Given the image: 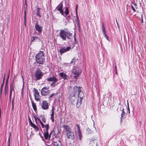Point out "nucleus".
I'll return each instance as SVG.
<instances>
[{"instance_id":"f257e3e1","label":"nucleus","mask_w":146,"mask_h":146,"mask_svg":"<svg viewBox=\"0 0 146 146\" xmlns=\"http://www.w3.org/2000/svg\"><path fill=\"white\" fill-rule=\"evenodd\" d=\"M60 37L64 40H66V38L68 39H72V33L67 29L61 30L59 33Z\"/></svg>"},{"instance_id":"f03ea898","label":"nucleus","mask_w":146,"mask_h":146,"mask_svg":"<svg viewBox=\"0 0 146 146\" xmlns=\"http://www.w3.org/2000/svg\"><path fill=\"white\" fill-rule=\"evenodd\" d=\"M70 102L74 105L76 104L77 108H79L81 105L82 100L83 96L78 97L75 96H70Z\"/></svg>"},{"instance_id":"7ed1b4c3","label":"nucleus","mask_w":146,"mask_h":146,"mask_svg":"<svg viewBox=\"0 0 146 146\" xmlns=\"http://www.w3.org/2000/svg\"><path fill=\"white\" fill-rule=\"evenodd\" d=\"M36 62L39 64H43L45 60L44 53L43 51H40L35 57Z\"/></svg>"},{"instance_id":"20e7f679","label":"nucleus","mask_w":146,"mask_h":146,"mask_svg":"<svg viewBox=\"0 0 146 146\" xmlns=\"http://www.w3.org/2000/svg\"><path fill=\"white\" fill-rule=\"evenodd\" d=\"M80 88H82V87L77 86L74 87L73 90L70 91V96H75L78 97L80 96V93H82V92H81Z\"/></svg>"},{"instance_id":"39448f33","label":"nucleus","mask_w":146,"mask_h":146,"mask_svg":"<svg viewBox=\"0 0 146 146\" xmlns=\"http://www.w3.org/2000/svg\"><path fill=\"white\" fill-rule=\"evenodd\" d=\"M43 75V73L41 70L38 68L35 72V76L36 80H39L41 79Z\"/></svg>"},{"instance_id":"423d86ee","label":"nucleus","mask_w":146,"mask_h":146,"mask_svg":"<svg viewBox=\"0 0 146 146\" xmlns=\"http://www.w3.org/2000/svg\"><path fill=\"white\" fill-rule=\"evenodd\" d=\"M72 73L74 75V78L77 79L78 76H79L80 73L81 72V70L78 67L75 68L72 70Z\"/></svg>"},{"instance_id":"0eeeda50","label":"nucleus","mask_w":146,"mask_h":146,"mask_svg":"<svg viewBox=\"0 0 146 146\" xmlns=\"http://www.w3.org/2000/svg\"><path fill=\"white\" fill-rule=\"evenodd\" d=\"M49 87L47 88L46 86L43 87L41 90V94L44 96H46L49 94V90H48Z\"/></svg>"},{"instance_id":"6e6552de","label":"nucleus","mask_w":146,"mask_h":146,"mask_svg":"<svg viewBox=\"0 0 146 146\" xmlns=\"http://www.w3.org/2000/svg\"><path fill=\"white\" fill-rule=\"evenodd\" d=\"M66 135L68 139L71 138L72 140H73L74 138V133L73 132L71 131V129L66 131Z\"/></svg>"},{"instance_id":"1a4fd4ad","label":"nucleus","mask_w":146,"mask_h":146,"mask_svg":"<svg viewBox=\"0 0 146 146\" xmlns=\"http://www.w3.org/2000/svg\"><path fill=\"white\" fill-rule=\"evenodd\" d=\"M9 73L6 82L5 87V96L8 94V80L9 78Z\"/></svg>"},{"instance_id":"9d476101","label":"nucleus","mask_w":146,"mask_h":146,"mask_svg":"<svg viewBox=\"0 0 146 146\" xmlns=\"http://www.w3.org/2000/svg\"><path fill=\"white\" fill-rule=\"evenodd\" d=\"M35 28L38 33L40 34L41 33L42 31V26H39L38 24V21H37L35 23Z\"/></svg>"},{"instance_id":"9b49d317","label":"nucleus","mask_w":146,"mask_h":146,"mask_svg":"<svg viewBox=\"0 0 146 146\" xmlns=\"http://www.w3.org/2000/svg\"><path fill=\"white\" fill-rule=\"evenodd\" d=\"M71 47L70 46H68L66 48L65 47H62L59 50V52L60 55H62L63 53L68 51L71 49Z\"/></svg>"},{"instance_id":"f8f14e48","label":"nucleus","mask_w":146,"mask_h":146,"mask_svg":"<svg viewBox=\"0 0 146 146\" xmlns=\"http://www.w3.org/2000/svg\"><path fill=\"white\" fill-rule=\"evenodd\" d=\"M63 6L62 3H61L56 7V9L58 11L60 12V13L62 15L64 16V12L62 9Z\"/></svg>"},{"instance_id":"ddd939ff","label":"nucleus","mask_w":146,"mask_h":146,"mask_svg":"<svg viewBox=\"0 0 146 146\" xmlns=\"http://www.w3.org/2000/svg\"><path fill=\"white\" fill-rule=\"evenodd\" d=\"M33 91L34 92V95L35 96V99L37 101H39L40 99V98H37L36 96H39V94L38 92V90L35 88H34L33 89Z\"/></svg>"},{"instance_id":"4468645a","label":"nucleus","mask_w":146,"mask_h":146,"mask_svg":"<svg viewBox=\"0 0 146 146\" xmlns=\"http://www.w3.org/2000/svg\"><path fill=\"white\" fill-rule=\"evenodd\" d=\"M41 107L43 110H47L48 108V103L46 100H43L41 105Z\"/></svg>"},{"instance_id":"2eb2a0df","label":"nucleus","mask_w":146,"mask_h":146,"mask_svg":"<svg viewBox=\"0 0 146 146\" xmlns=\"http://www.w3.org/2000/svg\"><path fill=\"white\" fill-rule=\"evenodd\" d=\"M5 80V74L4 75V77L3 78V82L1 84V88H0V100H1V95L2 94V90H3V87L4 85V83Z\"/></svg>"},{"instance_id":"dca6fc26","label":"nucleus","mask_w":146,"mask_h":146,"mask_svg":"<svg viewBox=\"0 0 146 146\" xmlns=\"http://www.w3.org/2000/svg\"><path fill=\"white\" fill-rule=\"evenodd\" d=\"M60 76L62 78H63L64 80H68L70 78L68 75L66 74L63 72H61L60 73Z\"/></svg>"},{"instance_id":"f3484780","label":"nucleus","mask_w":146,"mask_h":146,"mask_svg":"<svg viewBox=\"0 0 146 146\" xmlns=\"http://www.w3.org/2000/svg\"><path fill=\"white\" fill-rule=\"evenodd\" d=\"M53 130H52L51 131L50 133V134L49 135V134L48 133H46L45 132H44V138L45 139L47 140V139H50V135L52 133L53 131Z\"/></svg>"},{"instance_id":"a211bd4d","label":"nucleus","mask_w":146,"mask_h":146,"mask_svg":"<svg viewBox=\"0 0 146 146\" xmlns=\"http://www.w3.org/2000/svg\"><path fill=\"white\" fill-rule=\"evenodd\" d=\"M62 143L60 140L54 142V146H61Z\"/></svg>"},{"instance_id":"6ab92c4d","label":"nucleus","mask_w":146,"mask_h":146,"mask_svg":"<svg viewBox=\"0 0 146 146\" xmlns=\"http://www.w3.org/2000/svg\"><path fill=\"white\" fill-rule=\"evenodd\" d=\"M31 102L32 106V107L33 108L35 111V112L36 113L37 112V108L36 106V104L33 101H31Z\"/></svg>"},{"instance_id":"aec40b11","label":"nucleus","mask_w":146,"mask_h":146,"mask_svg":"<svg viewBox=\"0 0 146 146\" xmlns=\"http://www.w3.org/2000/svg\"><path fill=\"white\" fill-rule=\"evenodd\" d=\"M33 39L31 41V42H33V41H37L39 42L40 40L39 37L37 36H33L32 37Z\"/></svg>"},{"instance_id":"412c9836","label":"nucleus","mask_w":146,"mask_h":146,"mask_svg":"<svg viewBox=\"0 0 146 146\" xmlns=\"http://www.w3.org/2000/svg\"><path fill=\"white\" fill-rule=\"evenodd\" d=\"M31 126L35 129V131H38L39 130L38 128L35 124L33 123V124H32V125H31Z\"/></svg>"},{"instance_id":"4be33fe9","label":"nucleus","mask_w":146,"mask_h":146,"mask_svg":"<svg viewBox=\"0 0 146 146\" xmlns=\"http://www.w3.org/2000/svg\"><path fill=\"white\" fill-rule=\"evenodd\" d=\"M62 127H63L64 128V129L66 130V132L69 130H70V129H71L70 127L68 125H64L62 126Z\"/></svg>"},{"instance_id":"5701e85b","label":"nucleus","mask_w":146,"mask_h":146,"mask_svg":"<svg viewBox=\"0 0 146 146\" xmlns=\"http://www.w3.org/2000/svg\"><path fill=\"white\" fill-rule=\"evenodd\" d=\"M39 117L42 118V120L43 122L45 123L46 121V119L45 118L44 115H40Z\"/></svg>"},{"instance_id":"b1692460","label":"nucleus","mask_w":146,"mask_h":146,"mask_svg":"<svg viewBox=\"0 0 146 146\" xmlns=\"http://www.w3.org/2000/svg\"><path fill=\"white\" fill-rule=\"evenodd\" d=\"M55 78H56L55 77L53 76L52 77H50L47 78L46 80L48 82H52Z\"/></svg>"},{"instance_id":"393cba45","label":"nucleus","mask_w":146,"mask_h":146,"mask_svg":"<svg viewBox=\"0 0 146 146\" xmlns=\"http://www.w3.org/2000/svg\"><path fill=\"white\" fill-rule=\"evenodd\" d=\"M41 9V8H38L36 10L37 12L36 13V14L37 16H39L40 17H41V15H40V11Z\"/></svg>"},{"instance_id":"a878e982","label":"nucleus","mask_w":146,"mask_h":146,"mask_svg":"<svg viewBox=\"0 0 146 146\" xmlns=\"http://www.w3.org/2000/svg\"><path fill=\"white\" fill-rule=\"evenodd\" d=\"M102 31L103 32V33L105 34L106 33V29L104 27V24L103 22L102 23Z\"/></svg>"},{"instance_id":"bb28decb","label":"nucleus","mask_w":146,"mask_h":146,"mask_svg":"<svg viewBox=\"0 0 146 146\" xmlns=\"http://www.w3.org/2000/svg\"><path fill=\"white\" fill-rule=\"evenodd\" d=\"M64 13L66 14V15L64 16L66 17L68 13H69V11L68 10V7H66V10L64 12Z\"/></svg>"},{"instance_id":"cd10ccee","label":"nucleus","mask_w":146,"mask_h":146,"mask_svg":"<svg viewBox=\"0 0 146 146\" xmlns=\"http://www.w3.org/2000/svg\"><path fill=\"white\" fill-rule=\"evenodd\" d=\"M125 112L124 111V109L123 108L122 110V112L121 114V122L122 118L123 117V116L125 114Z\"/></svg>"},{"instance_id":"c85d7f7f","label":"nucleus","mask_w":146,"mask_h":146,"mask_svg":"<svg viewBox=\"0 0 146 146\" xmlns=\"http://www.w3.org/2000/svg\"><path fill=\"white\" fill-rule=\"evenodd\" d=\"M27 7V1L26 0H25V6L24 8L25 9V10L24 11V12L25 11H26V9Z\"/></svg>"},{"instance_id":"c756f323","label":"nucleus","mask_w":146,"mask_h":146,"mask_svg":"<svg viewBox=\"0 0 146 146\" xmlns=\"http://www.w3.org/2000/svg\"><path fill=\"white\" fill-rule=\"evenodd\" d=\"M90 145V146H97V143L96 142H91Z\"/></svg>"},{"instance_id":"7c9ffc66","label":"nucleus","mask_w":146,"mask_h":146,"mask_svg":"<svg viewBox=\"0 0 146 146\" xmlns=\"http://www.w3.org/2000/svg\"><path fill=\"white\" fill-rule=\"evenodd\" d=\"M24 25L26 27V11L24 12Z\"/></svg>"},{"instance_id":"2f4dec72","label":"nucleus","mask_w":146,"mask_h":146,"mask_svg":"<svg viewBox=\"0 0 146 146\" xmlns=\"http://www.w3.org/2000/svg\"><path fill=\"white\" fill-rule=\"evenodd\" d=\"M54 108L52 107V113L51 115V117H54Z\"/></svg>"},{"instance_id":"473e14b6","label":"nucleus","mask_w":146,"mask_h":146,"mask_svg":"<svg viewBox=\"0 0 146 146\" xmlns=\"http://www.w3.org/2000/svg\"><path fill=\"white\" fill-rule=\"evenodd\" d=\"M76 15V19H75L76 22V23H80L79 22V19L78 17V14H77V15Z\"/></svg>"},{"instance_id":"72a5a7b5","label":"nucleus","mask_w":146,"mask_h":146,"mask_svg":"<svg viewBox=\"0 0 146 146\" xmlns=\"http://www.w3.org/2000/svg\"><path fill=\"white\" fill-rule=\"evenodd\" d=\"M78 134L79 137V139L80 140H81L82 138V136L81 134V131L78 132Z\"/></svg>"},{"instance_id":"f704fd0d","label":"nucleus","mask_w":146,"mask_h":146,"mask_svg":"<svg viewBox=\"0 0 146 146\" xmlns=\"http://www.w3.org/2000/svg\"><path fill=\"white\" fill-rule=\"evenodd\" d=\"M76 125L77 127V128L78 130V132H80L81 131L80 130V127H79V125L78 124H76Z\"/></svg>"},{"instance_id":"c9c22d12","label":"nucleus","mask_w":146,"mask_h":146,"mask_svg":"<svg viewBox=\"0 0 146 146\" xmlns=\"http://www.w3.org/2000/svg\"><path fill=\"white\" fill-rule=\"evenodd\" d=\"M104 37H105L106 39L108 41H109V37L108 35L106 34V33L104 34Z\"/></svg>"},{"instance_id":"e433bc0d","label":"nucleus","mask_w":146,"mask_h":146,"mask_svg":"<svg viewBox=\"0 0 146 146\" xmlns=\"http://www.w3.org/2000/svg\"><path fill=\"white\" fill-rule=\"evenodd\" d=\"M86 131H87V133L88 134H90L91 133V131L89 128H87Z\"/></svg>"},{"instance_id":"4c0bfd02","label":"nucleus","mask_w":146,"mask_h":146,"mask_svg":"<svg viewBox=\"0 0 146 146\" xmlns=\"http://www.w3.org/2000/svg\"><path fill=\"white\" fill-rule=\"evenodd\" d=\"M78 5L77 4L76 5V15H77V14H78L77 11H78Z\"/></svg>"},{"instance_id":"58836bf2","label":"nucleus","mask_w":146,"mask_h":146,"mask_svg":"<svg viewBox=\"0 0 146 146\" xmlns=\"http://www.w3.org/2000/svg\"><path fill=\"white\" fill-rule=\"evenodd\" d=\"M10 90H11V92H12V91H13L14 92V89L13 86L12 87V84H11L10 85Z\"/></svg>"},{"instance_id":"ea45409f","label":"nucleus","mask_w":146,"mask_h":146,"mask_svg":"<svg viewBox=\"0 0 146 146\" xmlns=\"http://www.w3.org/2000/svg\"><path fill=\"white\" fill-rule=\"evenodd\" d=\"M40 123L41 125V126L42 128H44L45 127V126H46V125H44V124L42 122V121L40 122Z\"/></svg>"},{"instance_id":"a19ab883","label":"nucleus","mask_w":146,"mask_h":146,"mask_svg":"<svg viewBox=\"0 0 146 146\" xmlns=\"http://www.w3.org/2000/svg\"><path fill=\"white\" fill-rule=\"evenodd\" d=\"M40 123L41 125V126L42 128H44L45 127V126H46V125H44V124L42 122V121L40 122Z\"/></svg>"},{"instance_id":"79ce46f5","label":"nucleus","mask_w":146,"mask_h":146,"mask_svg":"<svg viewBox=\"0 0 146 146\" xmlns=\"http://www.w3.org/2000/svg\"><path fill=\"white\" fill-rule=\"evenodd\" d=\"M40 123L41 125V126L42 128H44L45 127V126H46V125H44V124L42 122V121L40 122Z\"/></svg>"},{"instance_id":"37998d69","label":"nucleus","mask_w":146,"mask_h":146,"mask_svg":"<svg viewBox=\"0 0 146 146\" xmlns=\"http://www.w3.org/2000/svg\"><path fill=\"white\" fill-rule=\"evenodd\" d=\"M40 123L41 125V126L42 128H44L45 127V126H46V125H44V124L42 122V121L40 122Z\"/></svg>"},{"instance_id":"c03bdc74","label":"nucleus","mask_w":146,"mask_h":146,"mask_svg":"<svg viewBox=\"0 0 146 146\" xmlns=\"http://www.w3.org/2000/svg\"><path fill=\"white\" fill-rule=\"evenodd\" d=\"M66 19L68 21H69L70 20L71 18V17H70L69 16H68L67 17L66 16Z\"/></svg>"},{"instance_id":"a18cd8bd","label":"nucleus","mask_w":146,"mask_h":146,"mask_svg":"<svg viewBox=\"0 0 146 146\" xmlns=\"http://www.w3.org/2000/svg\"><path fill=\"white\" fill-rule=\"evenodd\" d=\"M127 110L128 111L129 113H130V110L129 107V103L128 102V101H127Z\"/></svg>"},{"instance_id":"49530a36","label":"nucleus","mask_w":146,"mask_h":146,"mask_svg":"<svg viewBox=\"0 0 146 146\" xmlns=\"http://www.w3.org/2000/svg\"><path fill=\"white\" fill-rule=\"evenodd\" d=\"M58 81V80L56 78H55L53 81H52V83L54 84L56 83Z\"/></svg>"},{"instance_id":"de8ad7c7","label":"nucleus","mask_w":146,"mask_h":146,"mask_svg":"<svg viewBox=\"0 0 146 146\" xmlns=\"http://www.w3.org/2000/svg\"><path fill=\"white\" fill-rule=\"evenodd\" d=\"M44 127L45 129H46L47 128V129H49V124H48L46 125V126H45V127Z\"/></svg>"},{"instance_id":"09e8293b","label":"nucleus","mask_w":146,"mask_h":146,"mask_svg":"<svg viewBox=\"0 0 146 146\" xmlns=\"http://www.w3.org/2000/svg\"><path fill=\"white\" fill-rule=\"evenodd\" d=\"M29 122L30 123V124L31 125H32V124H33V123L32 122L30 118L29 117Z\"/></svg>"},{"instance_id":"8fccbe9b","label":"nucleus","mask_w":146,"mask_h":146,"mask_svg":"<svg viewBox=\"0 0 146 146\" xmlns=\"http://www.w3.org/2000/svg\"><path fill=\"white\" fill-rule=\"evenodd\" d=\"M77 23V27H78V30H79V31H80V23Z\"/></svg>"},{"instance_id":"3c124183","label":"nucleus","mask_w":146,"mask_h":146,"mask_svg":"<svg viewBox=\"0 0 146 146\" xmlns=\"http://www.w3.org/2000/svg\"><path fill=\"white\" fill-rule=\"evenodd\" d=\"M10 137H9V138L8 139V146H10Z\"/></svg>"},{"instance_id":"603ef678","label":"nucleus","mask_w":146,"mask_h":146,"mask_svg":"<svg viewBox=\"0 0 146 146\" xmlns=\"http://www.w3.org/2000/svg\"><path fill=\"white\" fill-rule=\"evenodd\" d=\"M55 94L54 93H52V94H51L49 96V97L48 98L49 99H50V98H51Z\"/></svg>"},{"instance_id":"864d4df0","label":"nucleus","mask_w":146,"mask_h":146,"mask_svg":"<svg viewBox=\"0 0 146 146\" xmlns=\"http://www.w3.org/2000/svg\"><path fill=\"white\" fill-rule=\"evenodd\" d=\"M76 61V59L74 58L72 59V61L71 62V63H72V62H74V63Z\"/></svg>"},{"instance_id":"5fc2aeb1","label":"nucleus","mask_w":146,"mask_h":146,"mask_svg":"<svg viewBox=\"0 0 146 146\" xmlns=\"http://www.w3.org/2000/svg\"><path fill=\"white\" fill-rule=\"evenodd\" d=\"M131 7L132 8V9L133 10V11H135V12L136 11V10L134 8V7L132 5H131Z\"/></svg>"},{"instance_id":"6e6d98bb","label":"nucleus","mask_w":146,"mask_h":146,"mask_svg":"<svg viewBox=\"0 0 146 146\" xmlns=\"http://www.w3.org/2000/svg\"><path fill=\"white\" fill-rule=\"evenodd\" d=\"M50 119L52 120V121L54 123V117H51Z\"/></svg>"},{"instance_id":"4d7b16f0","label":"nucleus","mask_w":146,"mask_h":146,"mask_svg":"<svg viewBox=\"0 0 146 146\" xmlns=\"http://www.w3.org/2000/svg\"><path fill=\"white\" fill-rule=\"evenodd\" d=\"M34 118L35 119V122H36V124H37V119H36V117L35 116H34Z\"/></svg>"},{"instance_id":"13d9d810","label":"nucleus","mask_w":146,"mask_h":146,"mask_svg":"<svg viewBox=\"0 0 146 146\" xmlns=\"http://www.w3.org/2000/svg\"><path fill=\"white\" fill-rule=\"evenodd\" d=\"M49 129H44L43 130H44V132H45L46 133H48V130Z\"/></svg>"},{"instance_id":"bf43d9fd","label":"nucleus","mask_w":146,"mask_h":146,"mask_svg":"<svg viewBox=\"0 0 146 146\" xmlns=\"http://www.w3.org/2000/svg\"><path fill=\"white\" fill-rule=\"evenodd\" d=\"M36 119H37V120H38L40 122L41 121V120H40V118H39L38 117H36Z\"/></svg>"},{"instance_id":"052dcab7","label":"nucleus","mask_w":146,"mask_h":146,"mask_svg":"<svg viewBox=\"0 0 146 146\" xmlns=\"http://www.w3.org/2000/svg\"><path fill=\"white\" fill-rule=\"evenodd\" d=\"M74 43L76 44L77 43V41H76V37H75V36H74Z\"/></svg>"},{"instance_id":"680f3d73","label":"nucleus","mask_w":146,"mask_h":146,"mask_svg":"<svg viewBox=\"0 0 146 146\" xmlns=\"http://www.w3.org/2000/svg\"><path fill=\"white\" fill-rule=\"evenodd\" d=\"M11 94H12L11 91V90H10V96H9V97H10V98H11Z\"/></svg>"},{"instance_id":"e2e57ef3","label":"nucleus","mask_w":146,"mask_h":146,"mask_svg":"<svg viewBox=\"0 0 146 146\" xmlns=\"http://www.w3.org/2000/svg\"><path fill=\"white\" fill-rule=\"evenodd\" d=\"M54 84L53 83H52L51 84L50 86H53L54 87L55 86V85H54V86H53Z\"/></svg>"},{"instance_id":"0e129e2a","label":"nucleus","mask_w":146,"mask_h":146,"mask_svg":"<svg viewBox=\"0 0 146 146\" xmlns=\"http://www.w3.org/2000/svg\"><path fill=\"white\" fill-rule=\"evenodd\" d=\"M143 22V18H142V15H141V23H142Z\"/></svg>"},{"instance_id":"69168bd1","label":"nucleus","mask_w":146,"mask_h":146,"mask_svg":"<svg viewBox=\"0 0 146 146\" xmlns=\"http://www.w3.org/2000/svg\"><path fill=\"white\" fill-rule=\"evenodd\" d=\"M12 109L13 110L14 108V104H12Z\"/></svg>"},{"instance_id":"338daca9","label":"nucleus","mask_w":146,"mask_h":146,"mask_svg":"<svg viewBox=\"0 0 146 146\" xmlns=\"http://www.w3.org/2000/svg\"><path fill=\"white\" fill-rule=\"evenodd\" d=\"M133 4L135 6H137V4H136L135 3H134V2L133 3Z\"/></svg>"},{"instance_id":"774afa93","label":"nucleus","mask_w":146,"mask_h":146,"mask_svg":"<svg viewBox=\"0 0 146 146\" xmlns=\"http://www.w3.org/2000/svg\"><path fill=\"white\" fill-rule=\"evenodd\" d=\"M14 104V100L13 99V100L12 101V104Z\"/></svg>"}]
</instances>
